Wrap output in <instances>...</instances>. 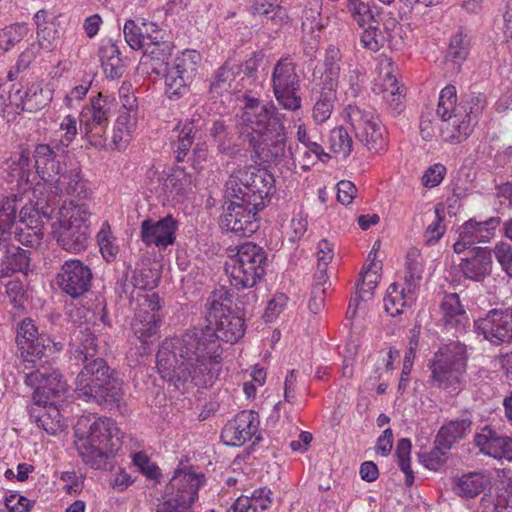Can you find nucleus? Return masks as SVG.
Listing matches in <instances>:
<instances>
[{
  "mask_svg": "<svg viewBox=\"0 0 512 512\" xmlns=\"http://www.w3.org/2000/svg\"><path fill=\"white\" fill-rule=\"evenodd\" d=\"M33 159L36 173L50 190L68 170L65 153L58 145L37 144Z\"/></svg>",
  "mask_w": 512,
  "mask_h": 512,
  "instance_id": "obj_15",
  "label": "nucleus"
},
{
  "mask_svg": "<svg viewBox=\"0 0 512 512\" xmlns=\"http://www.w3.org/2000/svg\"><path fill=\"white\" fill-rule=\"evenodd\" d=\"M300 76L296 64L289 57L279 59L272 73V87L278 104L286 110L296 111L301 108Z\"/></svg>",
  "mask_w": 512,
  "mask_h": 512,
  "instance_id": "obj_9",
  "label": "nucleus"
},
{
  "mask_svg": "<svg viewBox=\"0 0 512 512\" xmlns=\"http://www.w3.org/2000/svg\"><path fill=\"white\" fill-rule=\"evenodd\" d=\"M509 437L499 435L490 427H484L474 437V443L484 455L509 460Z\"/></svg>",
  "mask_w": 512,
  "mask_h": 512,
  "instance_id": "obj_24",
  "label": "nucleus"
},
{
  "mask_svg": "<svg viewBox=\"0 0 512 512\" xmlns=\"http://www.w3.org/2000/svg\"><path fill=\"white\" fill-rule=\"evenodd\" d=\"M25 383L34 388L35 405L53 406L52 399L61 398L67 392V384L62 379V375L47 365H41V367L27 372Z\"/></svg>",
  "mask_w": 512,
  "mask_h": 512,
  "instance_id": "obj_12",
  "label": "nucleus"
},
{
  "mask_svg": "<svg viewBox=\"0 0 512 512\" xmlns=\"http://www.w3.org/2000/svg\"><path fill=\"white\" fill-rule=\"evenodd\" d=\"M50 191L56 196L69 195L79 201L91 196L88 182L83 178L81 170L77 168L67 170Z\"/></svg>",
  "mask_w": 512,
  "mask_h": 512,
  "instance_id": "obj_25",
  "label": "nucleus"
},
{
  "mask_svg": "<svg viewBox=\"0 0 512 512\" xmlns=\"http://www.w3.org/2000/svg\"><path fill=\"white\" fill-rule=\"evenodd\" d=\"M470 50V40L462 31L456 33L450 40V71L459 70L467 59Z\"/></svg>",
  "mask_w": 512,
  "mask_h": 512,
  "instance_id": "obj_42",
  "label": "nucleus"
},
{
  "mask_svg": "<svg viewBox=\"0 0 512 512\" xmlns=\"http://www.w3.org/2000/svg\"><path fill=\"white\" fill-rule=\"evenodd\" d=\"M272 491L267 487L255 489L250 497L240 496L227 512H258L266 510L272 504Z\"/></svg>",
  "mask_w": 512,
  "mask_h": 512,
  "instance_id": "obj_37",
  "label": "nucleus"
},
{
  "mask_svg": "<svg viewBox=\"0 0 512 512\" xmlns=\"http://www.w3.org/2000/svg\"><path fill=\"white\" fill-rule=\"evenodd\" d=\"M479 107L471 102H461L450 113V143L465 140L474 125Z\"/></svg>",
  "mask_w": 512,
  "mask_h": 512,
  "instance_id": "obj_21",
  "label": "nucleus"
},
{
  "mask_svg": "<svg viewBox=\"0 0 512 512\" xmlns=\"http://www.w3.org/2000/svg\"><path fill=\"white\" fill-rule=\"evenodd\" d=\"M420 461L430 470H438L445 466L448 460V428L442 425L436 439L434 447L429 453L419 454Z\"/></svg>",
  "mask_w": 512,
  "mask_h": 512,
  "instance_id": "obj_36",
  "label": "nucleus"
},
{
  "mask_svg": "<svg viewBox=\"0 0 512 512\" xmlns=\"http://www.w3.org/2000/svg\"><path fill=\"white\" fill-rule=\"evenodd\" d=\"M29 262V251L20 247H11L7 249L5 261L2 264H6V269L14 273L26 270L29 267Z\"/></svg>",
  "mask_w": 512,
  "mask_h": 512,
  "instance_id": "obj_49",
  "label": "nucleus"
},
{
  "mask_svg": "<svg viewBox=\"0 0 512 512\" xmlns=\"http://www.w3.org/2000/svg\"><path fill=\"white\" fill-rule=\"evenodd\" d=\"M491 255L485 249H478L476 254L461 263L463 274L471 280H480L491 268Z\"/></svg>",
  "mask_w": 512,
  "mask_h": 512,
  "instance_id": "obj_40",
  "label": "nucleus"
},
{
  "mask_svg": "<svg viewBox=\"0 0 512 512\" xmlns=\"http://www.w3.org/2000/svg\"><path fill=\"white\" fill-rule=\"evenodd\" d=\"M204 476L191 471L178 470L170 481L172 496L156 512H190L191 505L198 497V489Z\"/></svg>",
  "mask_w": 512,
  "mask_h": 512,
  "instance_id": "obj_11",
  "label": "nucleus"
},
{
  "mask_svg": "<svg viewBox=\"0 0 512 512\" xmlns=\"http://www.w3.org/2000/svg\"><path fill=\"white\" fill-rule=\"evenodd\" d=\"M490 483V478L486 473L471 472L461 476L453 489L460 496L473 498L482 493Z\"/></svg>",
  "mask_w": 512,
  "mask_h": 512,
  "instance_id": "obj_38",
  "label": "nucleus"
},
{
  "mask_svg": "<svg viewBox=\"0 0 512 512\" xmlns=\"http://www.w3.org/2000/svg\"><path fill=\"white\" fill-rule=\"evenodd\" d=\"M133 463L147 478L155 481L159 480L161 476L159 467L152 462L145 453H135L133 456Z\"/></svg>",
  "mask_w": 512,
  "mask_h": 512,
  "instance_id": "obj_58",
  "label": "nucleus"
},
{
  "mask_svg": "<svg viewBox=\"0 0 512 512\" xmlns=\"http://www.w3.org/2000/svg\"><path fill=\"white\" fill-rule=\"evenodd\" d=\"M39 336H41V334L38 333V329L34 322L29 318L24 319L17 330L16 343L18 348L30 343Z\"/></svg>",
  "mask_w": 512,
  "mask_h": 512,
  "instance_id": "obj_59",
  "label": "nucleus"
},
{
  "mask_svg": "<svg viewBox=\"0 0 512 512\" xmlns=\"http://www.w3.org/2000/svg\"><path fill=\"white\" fill-rule=\"evenodd\" d=\"M60 349L61 346L58 347V343H54L46 334H41L35 340L19 348L25 363V369L29 370H35L37 367H41V365H47L48 360H43V358H47L50 354Z\"/></svg>",
  "mask_w": 512,
  "mask_h": 512,
  "instance_id": "obj_22",
  "label": "nucleus"
},
{
  "mask_svg": "<svg viewBox=\"0 0 512 512\" xmlns=\"http://www.w3.org/2000/svg\"><path fill=\"white\" fill-rule=\"evenodd\" d=\"M259 210L250 211L241 205L229 202L220 218V227L240 237H249L259 228Z\"/></svg>",
  "mask_w": 512,
  "mask_h": 512,
  "instance_id": "obj_18",
  "label": "nucleus"
},
{
  "mask_svg": "<svg viewBox=\"0 0 512 512\" xmlns=\"http://www.w3.org/2000/svg\"><path fill=\"white\" fill-rule=\"evenodd\" d=\"M174 45L164 40L161 32L146 46L140 60V67L147 73L165 78V93L169 99H179L187 93L188 86L196 75L200 54L195 50H185L173 60Z\"/></svg>",
  "mask_w": 512,
  "mask_h": 512,
  "instance_id": "obj_3",
  "label": "nucleus"
},
{
  "mask_svg": "<svg viewBox=\"0 0 512 512\" xmlns=\"http://www.w3.org/2000/svg\"><path fill=\"white\" fill-rule=\"evenodd\" d=\"M450 327L455 326L457 332L461 333L469 327V318L460 304L459 295L450 293Z\"/></svg>",
  "mask_w": 512,
  "mask_h": 512,
  "instance_id": "obj_51",
  "label": "nucleus"
},
{
  "mask_svg": "<svg viewBox=\"0 0 512 512\" xmlns=\"http://www.w3.org/2000/svg\"><path fill=\"white\" fill-rule=\"evenodd\" d=\"M81 363L83 368L75 381L77 397L108 407L118 406L123 398V381L117 373L101 357Z\"/></svg>",
  "mask_w": 512,
  "mask_h": 512,
  "instance_id": "obj_5",
  "label": "nucleus"
},
{
  "mask_svg": "<svg viewBox=\"0 0 512 512\" xmlns=\"http://www.w3.org/2000/svg\"><path fill=\"white\" fill-rule=\"evenodd\" d=\"M267 266L265 250L253 243L238 246L237 253L226 262L230 284L237 289L251 288L264 276Z\"/></svg>",
  "mask_w": 512,
  "mask_h": 512,
  "instance_id": "obj_8",
  "label": "nucleus"
},
{
  "mask_svg": "<svg viewBox=\"0 0 512 512\" xmlns=\"http://www.w3.org/2000/svg\"><path fill=\"white\" fill-rule=\"evenodd\" d=\"M411 442L407 438H402L397 442L395 456L398 466L405 474V483L411 486L414 482V475L410 465Z\"/></svg>",
  "mask_w": 512,
  "mask_h": 512,
  "instance_id": "obj_46",
  "label": "nucleus"
},
{
  "mask_svg": "<svg viewBox=\"0 0 512 512\" xmlns=\"http://www.w3.org/2000/svg\"><path fill=\"white\" fill-rule=\"evenodd\" d=\"M435 219L428 225L425 231L426 244H436L446 232V226L443 224L446 218V206L444 203H438L435 206Z\"/></svg>",
  "mask_w": 512,
  "mask_h": 512,
  "instance_id": "obj_44",
  "label": "nucleus"
},
{
  "mask_svg": "<svg viewBox=\"0 0 512 512\" xmlns=\"http://www.w3.org/2000/svg\"><path fill=\"white\" fill-rule=\"evenodd\" d=\"M297 139L303 145V148H307L312 151L316 157H319L320 155L327 156L323 147L308 133L304 124L298 126Z\"/></svg>",
  "mask_w": 512,
  "mask_h": 512,
  "instance_id": "obj_63",
  "label": "nucleus"
},
{
  "mask_svg": "<svg viewBox=\"0 0 512 512\" xmlns=\"http://www.w3.org/2000/svg\"><path fill=\"white\" fill-rule=\"evenodd\" d=\"M274 183V176L267 169L249 165L230 175L224 197L250 211H261L270 201Z\"/></svg>",
  "mask_w": 512,
  "mask_h": 512,
  "instance_id": "obj_6",
  "label": "nucleus"
},
{
  "mask_svg": "<svg viewBox=\"0 0 512 512\" xmlns=\"http://www.w3.org/2000/svg\"><path fill=\"white\" fill-rule=\"evenodd\" d=\"M466 348L460 342H450V393L466 383Z\"/></svg>",
  "mask_w": 512,
  "mask_h": 512,
  "instance_id": "obj_33",
  "label": "nucleus"
},
{
  "mask_svg": "<svg viewBox=\"0 0 512 512\" xmlns=\"http://www.w3.org/2000/svg\"><path fill=\"white\" fill-rule=\"evenodd\" d=\"M498 225L499 219L494 217L485 221L468 220L460 228L459 239L453 245L455 253L459 254L473 244L488 242Z\"/></svg>",
  "mask_w": 512,
  "mask_h": 512,
  "instance_id": "obj_20",
  "label": "nucleus"
},
{
  "mask_svg": "<svg viewBox=\"0 0 512 512\" xmlns=\"http://www.w3.org/2000/svg\"><path fill=\"white\" fill-rule=\"evenodd\" d=\"M432 386L446 389L448 387V346L440 347L429 360Z\"/></svg>",
  "mask_w": 512,
  "mask_h": 512,
  "instance_id": "obj_39",
  "label": "nucleus"
},
{
  "mask_svg": "<svg viewBox=\"0 0 512 512\" xmlns=\"http://www.w3.org/2000/svg\"><path fill=\"white\" fill-rule=\"evenodd\" d=\"M194 180L190 173L182 167H175L167 175L162 183V189L167 199L180 201L192 192Z\"/></svg>",
  "mask_w": 512,
  "mask_h": 512,
  "instance_id": "obj_27",
  "label": "nucleus"
},
{
  "mask_svg": "<svg viewBox=\"0 0 512 512\" xmlns=\"http://www.w3.org/2000/svg\"><path fill=\"white\" fill-rule=\"evenodd\" d=\"M198 125L197 122L193 119H186L183 122H179L174 129V132L177 133L176 140H183L194 142L196 135L198 133Z\"/></svg>",
  "mask_w": 512,
  "mask_h": 512,
  "instance_id": "obj_64",
  "label": "nucleus"
},
{
  "mask_svg": "<svg viewBox=\"0 0 512 512\" xmlns=\"http://www.w3.org/2000/svg\"><path fill=\"white\" fill-rule=\"evenodd\" d=\"M38 41L35 42L39 45L41 50L51 52L57 45L58 35L57 30L52 24L50 26H44L37 30Z\"/></svg>",
  "mask_w": 512,
  "mask_h": 512,
  "instance_id": "obj_60",
  "label": "nucleus"
},
{
  "mask_svg": "<svg viewBox=\"0 0 512 512\" xmlns=\"http://www.w3.org/2000/svg\"><path fill=\"white\" fill-rule=\"evenodd\" d=\"M342 54L339 48L329 46L324 56V87L335 89L340 77Z\"/></svg>",
  "mask_w": 512,
  "mask_h": 512,
  "instance_id": "obj_41",
  "label": "nucleus"
},
{
  "mask_svg": "<svg viewBox=\"0 0 512 512\" xmlns=\"http://www.w3.org/2000/svg\"><path fill=\"white\" fill-rule=\"evenodd\" d=\"M71 353L77 361L97 358V337L88 326H80L73 334V348Z\"/></svg>",
  "mask_w": 512,
  "mask_h": 512,
  "instance_id": "obj_30",
  "label": "nucleus"
},
{
  "mask_svg": "<svg viewBox=\"0 0 512 512\" xmlns=\"http://www.w3.org/2000/svg\"><path fill=\"white\" fill-rule=\"evenodd\" d=\"M109 124L83 126L85 137L88 143L95 148H104L106 146V128Z\"/></svg>",
  "mask_w": 512,
  "mask_h": 512,
  "instance_id": "obj_61",
  "label": "nucleus"
},
{
  "mask_svg": "<svg viewBox=\"0 0 512 512\" xmlns=\"http://www.w3.org/2000/svg\"><path fill=\"white\" fill-rule=\"evenodd\" d=\"M90 216L86 203L77 204L73 200L64 203L52 223V233L57 244L71 253L84 251L90 239Z\"/></svg>",
  "mask_w": 512,
  "mask_h": 512,
  "instance_id": "obj_7",
  "label": "nucleus"
},
{
  "mask_svg": "<svg viewBox=\"0 0 512 512\" xmlns=\"http://www.w3.org/2000/svg\"><path fill=\"white\" fill-rule=\"evenodd\" d=\"M29 32L25 24H14L0 31V49L4 54L19 43Z\"/></svg>",
  "mask_w": 512,
  "mask_h": 512,
  "instance_id": "obj_47",
  "label": "nucleus"
},
{
  "mask_svg": "<svg viewBox=\"0 0 512 512\" xmlns=\"http://www.w3.org/2000/svg\"><path fill=\"white\" fill-rule=\"evenodd\" d=\"M234 80L233 68L225 62L213 75L210 90L212 93L221 94L228 91L231 83Z\"/></svg>",
  "mask_w": 512,
  "mask_h": 512,
  "instance_id": "obj_52",
  "label": "nucleus"
},
{
  "mask_svg": "<svg viewBox=\"0 0 512 512\" xmlns=\"http://www.w3.org/2000/svg\"><path fill=\"white\" fill-rule=\"evenodd\" d=\"M258 426V414L244 410L224 426L221 438L226 445L242 446L257 433Z\"/></svg>",
  "mask_w": 512,
  "mask_h": 512,
  "instance_id": "obj_19",
  "label": "nucleus"
},
{
  "mask_svg": "<svg viewBox=\"0 0 512 512\" xmlns=\"http://www.w3.org/2000/svg\"><path fill=\"white\" fill-rule=\"evenodd\" d=\"M405 259V283L417 285L416 281L422 278L423 272V258L420 250L416 247L409 248Z\"/></svg>",
  "mask_w": 512,
  "mask_h": 512,
  "instance_id": "obj_45",
  "label": "nucleus"
},
{
  "mask_svg": "<svg viewBox=\"0 0 512 512\" xmlns=\"http://www.w3.org/2000/svg\"><path fill=\"white\" fill-rule=\"evenodd\" d=\"M476 329L493 344L512 340V309H493L475 321Z\"/></svg>",
  "mask_w": 512,
  "mask_h": 512,
  "instance_id": "obj_16",
  "label": "nucleus"
},
{
  "mask_svg": "<svg viewBox=\"0 0 512 512\" xmlns=\"http://www.w3.org/2000/svg\"><path fill=\"white\" fill-rule=\"evenodd\" d=\"M123 34L126 43L133 50H145L152 38L161 34V30L155 23L129 19L124 24Z\"/></svg>",
  "mask_w": 512,
  "mask_h": 512,
  "instance_id": "obj_26",
  "label": "nucleus"
},
{
  "mask_svg": "<svg viewBox=\"0 0 512 512\" xmlns=\"http://www.w3.org/2000/svg\"><path fill=\"white\" fill-rule=\"evenodd\" d=\"M100 252L107 262L115 260L118 253V246L113 243V237L108 225L102 227L96 236Z\"/></svg>",
  "mask_w": 512,
  "mask_h": 512,
  "instance_id": "obj_55",
  "label": "nucleus"
},
{
  "mask_svg": "<svg viewBox=\"0 0 512 512\" xmlns=\"http://www.w3.org/2000/svg\"><path fill=\"white\" fill-rule=\"evenodd\" d=\"M27 208L20 211V223L25 227L17 228L16 237L18 241L28 247H34L40 244L42 239V231L39 227L38 212Z\"/></svg>",
  "mask_w": 512,
  "mask_h": 512,
  "instance_id": "obj_32",
  "label": "nucleus"
},
{
  "mask_svg": "<svg viewBox=\"0 0 512 512\" xmlns=\"http://www.w3.org/2000/svg\"><path fill=\"white\" fill-rule=\"evenodd\" d=\"M335 89L325 88L321 92L320 98L313 107V119L317 123H323L330 118L335 99Z\"/></svg>",
  "mask_w": 512,
  "mask_h": 512,
  "instance_id": "obj_48",
  "label": "nucleus"
},
{
  "mask_svg": "<svg viewBox=\"0 0 512 512\" xmlns=\"http://www.w3.org/2000/svg\"><path fill=\"white\" fill-rule=\"evenodd\" d=\"M75 447L82 461L97 470L112 468V459L120 448V431L115 422L101 417L93 422L82 417L75 426Z\"/></svg>",
  "mask_w": 512,
  "mask_h": 512,
  "instance_id": "obj_4",
  "label": "nucleus"
},
{
  "mask_svg": "<svg viewBox=\"0 0 512 512\" xmlns=\"http://www.w3.org/2000/svg\"><path fill=\"white\" fill-rule=\"evenodd\" d=\"M347 9L353 20L361 27L370 23H377L368 4L360 0H349Z\"/></svg>",
  "mask_w": 512,
  "mask_h": 512,
  "instance_id": "obj_54",
  "label": "nucleus"
},
{
  "mask_svg": "<svg viewBox=\"0 0 512 512\" xmlns=\"http://www.w3.org/2000/svg\"><path fill=\"white\" fill-rule=\"evenodd\" d=\"M471 416L469 413H464L460 418L450 420V442L461 439L471 430Z\"/></svg>",
  "mask_w": 512,
  "mask_h": 512,
  "instance_id": "obj_62",
  "label": "nucleus"
},
{
  "mask_svg": "<svg viewBox=\"0 0 512 512\" xmlns=\"http://www.w3.org/2000/svg\"><path fill=\"white\" fill-rule=\"evenodd\" d=\"M29 414L37 426L45 430L49 435H55L62 430V417L55 405L34 404L30 408Z\"/></svg>",
  "mask_w": 512,
  "mask_h": 512,
  "instance_id": "obj_34",
  "label": "nucleus"
},
{
  "mask_svg": "<svg viewBox=\"0 0 512 512\" xmlns=\"http://www.w3.org/2000/svg\"><path fill=\"white\" fill-rule=\"evenodd\" d=\"M283 115L273 103L261 104L249 99L241 117L242 134L257 158L266 163H279L285 155L286 132Z\"/></svg>",
  "mask_w": 512,
  "mask_h": 512,
  "instance_id": "obj_2",
  "label": "nucleus"
},
{
  "mask_svg": "<svg viewBox=\"0 0 512 512\" xmlns=\"http://www.w3.org/2000/svg\"><path fill=\"white\" fill-rule=\"evenodd\" d=\"M360 42L364 48L376 52L380 50L386 42V35L380 29L378 22L370 23L368 24V28L362 33Z\"/></svg>",
  "mask_w": 512,
  "mask_h": 512,
  "instance_id": "obj_50",
  "label": "nucleus"
},
{
  "mask_svg": "<svg viewBox=\"0 0 512 512\" xmlns=\"http://www.w3.org/2000/svg\"><path fill=\"white\" fill-rule=\"evenodd\" d=\"M253 15L264 16L266 25L278 30L289 23V16L285 8L278 4V0H255L251 6Z\"/></svg>",
  "mask_w": 512,
  "mask_h": 512,
  "instance_id": "obj_31",
  "label": "nucleus"
},
{
  "mask_svg": "<svg viewBox=\"0 0 512 512\" xmlns=\"http://www.w3.org/2000/svg\"><path fill=\"white\" fill-rule=\"evenodd\" d=\"M16 201L13 199H5L0 208V241L6 239V235L10 234V229L16 219Z\"/></svg>",
  "mask_w": 512,
  "mask_h": 512,
  "instance_id": "obj_53",
  "label": "nucleus"
},
{
  "mask_svg": "<svg viewBox=\"0 0 512 512\" xmlns=\"http://www.w3.org/2000/svg\"><path fill=\"white\" fill-rule=\"evenodd\" d=\"M232 295L216 289L205 303L204 326H194L180 336L165 339L157 352L161 377L179 389L191 380L212 386L221 370V341L235 343L245 333L244 319L232 311Z\"/></svg>",
  "mask_w": 512,
  "mask_h": 512,
  "instance_id": "obj_1",
  "label": "nucleus"
},
{
  "mask_svg": "<svg viewBox=\"0 0 512 512\" xmlns=\"http://www.w3.org/2000/svg\"><path fill=\"white\" fill-rule=\"evenodd\" d=\"M353 141L348 131L340 126L332 129L329 134V147L337 156L346 158L352 151Z\"/></svg>",
  "mask_w": 512,
  "mask_h": 512,
  "instance_id": "obj_43",
  "label": "nucleus"
},
{
  "mask_svg": "<svg viewBox=\"0 0 512 512\" xmlns=\"http://www.w3.org/2000/svg\"><path fill=\"white\" fill-rule=\"evenodd\" d=\"M399 351L393 347L389 348L387 356H384L382 352H379L375 357H371V361L374 362V370L370 375V379L379 380L381 378V370L384 367L387 371L393 369V362L399 357Z\"/></svg>",
  "mask_w": 512,
  "mask_h": 512,
  "instance_id": "obj_56",
  "label": "nucleus"
},
{
  "mask_svg": "<svg viewBox=\"0 0 512 512\" xmlns=\"http://www.w3.org/2000/svg\"><path fill=\"white\" fill-rule=\"evenodd\" d=\"M17 96L20 101V103H17V106H20L23 111L34 113L43 109L51 102L52 91L38 83H33L23 94H21L20 89H17L14 92V97Z\"/></svg>",
  "mask_w": 512,
  "mask_h": 512,
  "instance_id": "obj_29",
  "label": "nucleus"
},
{
  "mask_svg": "<svg viewBox=\"0 0 512 512\" xmlns=\"http://www.w3.org/2000/svg\"><path fill=\"white\" fill-rule=\"evenodd\" d=\"M177 229L178 221L172 215H166L157 221L147 218L141 223L140 237L146 246L154 245L165 249L174 244Z\"/></svg>",
  "mask_w": 512,
  "mask_h": 512,
  "instance_id": "obj_17",
  "label": "nucleus"
},
{
  "mask_svg": "<svg viewBox=\"0 0 512 512\" xmlns=\"http://www.w3.org/2000/svg\"><path fill=\"white\" fill-rule=\"evenodd\" d=\"M137 303L138 307L131 327L141 343L148 344L151 338L157 334L161 322L160 310L162 305L160 297L156 293L138 294Z\"/></svg>",
  "mask_w": 512,
  "mask_h": 512,
  "instance_id": "obj_13",
  "label": "nucleus"
},
{
  "mask_svg": "<svg viewBox=\"0 0 512 512\" xmlns=\"http://www.w3.org/2000/svg\"><path fill=\"white\" fill-rule=\"evenodd\" d=\"M113 101L99 93L90 99L79 115L81 126L109 124L113 112Z\"/></svg>",
  "mask_w": 512,
  "mask_h": 512,
  "instance_id": "obj_23",
  "label": "nucleus"
},
{
  "mask_svg": "<svg viewBox=\"0 0 512 512\" xmlns=\"http://www.w3.org/2000/svg\"><path fill=\"white\" fill-rule=\"evenodd\" d=\"M105 75L110 79H118L125 72L123 60L118 46L111 40L104 42L98 52Z\"/></svg>",
  "mask_w": 512,
  "mask_h": 512,
  "instance_id": "obj_35",
  "label": "nucleus"
},
{
  "mask_svg": "<svg viewBox=\"0 0 512 512\" xmlns=\"http://www.w3.org/2000/svg\"><path fill=\"white\" fill-rule=\"evenodd\" d=\"M132 277L139 291L144 293L145 290L153 289L158 284V275L151 268L143 267L132 271Z\"/></svg>",
  "mask_w": 512,
  "mask_h": 512,
  "instance_id": "obj_57",
  "label": "nucleus"
},
{
  "mask_svg": "<svg viewBox=\"0 0 512 512\" xmlns=\"http://www.w3.org/2000/svg\"><path fill=\"white\" fill-rule=\"evenodd\" d=\"M346 113L356 137L369 151L378 153L385 149V127L371 109L349 105Z\"/></svg>",
  "mask_w": 512,
  "mask_h": 512,
  "instance_id": "obj_10",
  "label": "nucleus"
},
{
  "mask_svg": "<svg viewBox=\"0 0 512 512\" xmlns=\"http://www.w3.org/2000/svg\"><path fill=\"white\" fill-rule=\"evenodd\" d=\"M92 279V270L88 265L79 259H69L61 265L55 283L61 292L77 299L90 290Z\"/></svg>",
  "mask_w": 512,
  "mask_h": 512,
  "instance_id": "obj_14",
  "label": "nucleus"
},
{
  "mask_svg": "<svg viewBox=\"0 0 512 512\" xmlns=\"http://www.w3.org/2000/svg\"><path fill=\"white\" fill-rule=\"evenodd\" d=\"M416 287V284L411 283H405V286L392 283L384 297L385 311L392 317L400 315L404 307L413 303Z\"/></svg>",
  "mask_w": 512,
  "mask_h": 512,
  "instance_id": "obj_28",
  "label": "nucleus"
}]
</instances>
